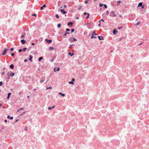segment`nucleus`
Wrapping results in <instances>:
<instances>
[{"mask_svg":"<svg viewBox=\"0 0 149 149\" xmlns=\"http://www.w3.org/2000/svg\"><path fill=\"white\" fill-rule=\"evenodd\" d=\"M87 15V16L86 17V19H88L89 18V17L90 14L89 13H86V12H84L83 13L84 15Z\"/></svg>","mask_w":149,"mask_h":149,"instance_id":"nucleus-5","label":"nucleus"},{"mask_svg":"<svg viewBox=\"0 0 149 149\" xmlns=\"http://www.w3.org/2000/svg\"><path fill=\"white\" fill-rule=\"evenodd\" d=\"M141 21H139L136 24H134V26H137L139 25V24L141 23Z\"/></svg>","mask_w":149,"mask_h":149,"instance_id":"nucleus-29","label":"nucleus"},{"mask_svg":"<svg viewBox=\"0 0 149 149\" xmlns=\"http://www.w3.org/2000/svg\"><path fill=\"white\" fill-rule=\"evenodd\" d=\"M70 33L68 32L65 31V33L63 35V38H64L66 36L67 34H70Z\"/></svg>","mask_w":149,"mask_h":149,"instance_id":"nucleus-11","label":"nucleus"},{"mask_svg":"<svg viewBox=\"0 0 149 149\" xmlns=\"http://www.w3.org/2000/svg\"><path fill=\"white\" fill-rule=\"evenodd\" d=\"M106 12H107V15H108L109 13V11L108 10H107V11Z\"/></svg>","mask_w":149,"mask_h":149,"instance_id":"nucleus-56","label":"nucleus"},{"mask_svg":"<svg viewBox=\"0 0 149 149\" xmlns=\"http://www.w3.org/2000/svg\"><path fill=\"white\" fill-rule=\"evenodd\" d=\"M60 70V67L58 68L55 67L54 69V72H56V71H58Z\"/></svg>","mask_w":149,"mask_h":149,"instance_id":"nucleus-12","label":"nucleus"},{"mask_svg":"<svg viewBox=\"0 0 149 149\" xmlns=\"http://www.w3.org/2000/svg\"><path fill=\"white\" fill-rule=\"evenodd\" d=\"M52 88V86H50L49 87H47L46 88V90H47V89H51Z\"/></svg>","mask_w":149,"mask_h":149,"instance_id":"nucleus-37","label":"nucleus"},{"mask_svg":"<svg viewBox=\"0 0 149 149\" xmlns=\"http://www.w3.org/2000/svg\"><path fill=\"white\" fill-rule=\"evenodd\" d=\"M123 38V37L118 38L116 39V40L118 42L120 41Z\"/></svg>","mask_w":149,"mask_h":149,"instance_id":"nucleus-28","label":"nucleus"},{"mask_svg":"<svg viewBox=\"0 0 149 149\" xmlns=\"http://www.w3.org/2000/svg\"><path fill=\"white\" fill-rule=\"evenodd\" d=\"M27 130H28V129H27V127H25L24 128V130L27 131Z\"/></svg>","mask_w":149,"mask_h":149,"instance_id":"nucleus-53","label":"nucleus"},{"mask_svg":"<svg viewBox=\"0 0 149 149\" xmlns=\"http://www.w3.org/2000/svg\"><path fill=\"white\" fill-rule=\"evenodd\" d=\"M9 49L6 48H5L2 52V54H1V55L4 56L6 54L7 52Z\"/></svg>","mask_w":149,"mask_h":149,"instance_id":"nucleus-3","label":"nucleus"},{"mask_svg":"<svg viewBox=\"0 0 149 149\" xmlns=\"http://www.w3.org/2000/svg\"><path fill=\"white\" fill-rule=\"evenodd\" d=\"M73 24V22H70L68 23L67 25L68 26H69L71 25H72Z\"/></svg>","mask_w":149,"mask_h":149,"instance_id":"nucleus-19","label":"nucleus"},{"mask_svg":"<svg viewBox=\"0 0 149 149\" xmlns=\"http://www.w3.org/2000/svg\"><path fill=\"white\" fill-rule=\"evenodd\" d=\"M45 41L48 43H51L52 41V39H45Z\"/></svg>","mask_w":149,"mask_h":149,"instance_id":"nucleus-6","label":"nucleus"},{"mask_svg":"<svg viewBox=\"0 0 149 149\" xmlns=\"http://www.w3.org/2000/svg\"><path fill=\"white\" fill-rule=\"evenodd\" d=\"M45 77L44 76L42 77L41 79L40 82V83H43L45 81Z\"/></svg>","mask_w":149,"mask_h":149,"instance_id":"nucleus-9","label":"nucleus"},{"mask_svg":"<svg viewBox=\"0 0 149 149\" xmlns=\"http://www.w3.org/2000/svg\"><path fill=\"white\" fill-rule=\"evenodd\" d=\"M84 3H86V4H87V3H88V1H87V0L85 1H84Z\"/></svg>","mask_w":149,"mask_h":149,"instance_id":"nucleus-55","label":"nucleus"},{"mask_svg":"<svg viewBox=\"0 0 149 149\" xmlns=\"http://www.w3.org/2000/svg\"><path fill=\"white\" fill-rule=\"evenodd\" d=\"M117 3L116 5V6L119 5H120L119 3H122V1L119 0V1H117Z\"/></svg>","mask_w":149,"mask_h":149,"instance_id":"nucleus-25","label":"nucleus"},{"mask_svg":"<svg viewBox=\"0 0 149 149\" xmlns=\"http://www.w3.org/2000/svg\"><path fill=\"white\" fill-rule=\"evenodd\" d=\"M63 7H64V8H66L67 6L66 5H64L63 6Z\"/></svg>","mask_w":149,"mask_h":149,"instance_id":"nucleus-62","label":"nucleus"},{"mask_svg":"<svg viewBox=\"0 0 149 149\" xmlns=\"http://www.w3.org/2000/svg\"><path fill=\"white\" fill-rule=\"evenodd\" d=\"M86 25L87 28L89 29H91V28L90 27V25L88 24H86Z\"/></svg>","mask_w":149,"mask_h":149,"instance_id":"nucleus-33","label":"nucleus"},{"mask_svg":"<svg viewBox=\"0 0 149 149\" xmlns=\"http://www.w3.org/2000/svg\"><path fill=\"white\" fill-rule=\"evenodd\" d=\"M17 60H18V58H16L14 60V62L17 61Z\"/></svg>","mask_w":149,"mask_h":149,"instance_id":"nucleus-54","label":"nucleus"},{"mask_svg":"<svg viewBox=\"0 0 149 149\" xmlns=\"http://www.w3.org/2000/svg\"><path fill=\"white\" fill-rule=\"evenodd\" d=\"M141 7L142 9H143L144 7V6L142 5Z\"/></svg>","mask_w":149,"mask_h":149,"instance_id":"nucleus-64","label":"nucleus"},{"mask_svg":"<svg viewBox=\"0 0 149 149\" xmlns=\"http://www.w3.org/2000/svg\"><path fill=\"white\" fill-rule=\"evenodd\" d=\"M14 49V48H13V47H12L10 49V50L11 51V52H13V51Z\"/></svg>","mask_w":149,"mask_h":149,"instance_id":"nucleus-51","label":"nucleus"},{"mask_svg":"<svg viewBox=\"0 0 149 149\" xmlns=\"http://www.w3.org/2000/svg\"><path fill=\"white\" fill-rule=\"evenodd\" d=\"M70 31V29L67 28L66 29L65 31L68 32V31Z\"/></svg>","mask_w":149,"mask_h":149,"instance_id":"nucleus-49","label":"nucleus"},{"mask_svg":"<svg viewBox=\"0 0 149 149\" xmlns=\"http://www.w3.org/2000/svg\"><path fill=\"white\" fill-rule=\"evenodd\" d=\"M73 45H74V44H71V45H70L68 47L70 49H72V48H73V47H72V46Z\"/></svg>","mask_w":149,"mask_h":149,"instance_id":"nucleus-32","label":"nucleus"},{"mask_svg":"<svg viewBox=\"0 0 149 149\" xmlns=\"http://www.w3.org/2000/svg\"><path fill=\"white\" fill-rule=\"evenodd\" d=\"M33 58V56L32 55H29V57L28 58L29 60L31 61V62H32V59Z\"/></svg>","mask_w":149,"mask_h":149,"instance_id":"nucleus-10","label":"nucleus"},{"mask_svg":"<svg viewBox=\"0 0 149 149\" xmlns=\"http://www.w3.org/2000/svg\"><path fill=\"white\" fill-rule=\"evenodd\" d=\"M75 31V30L74 29H71V33H72L73 32Z\"/></svg>","mask_w":149,"mask_h":149,"instance_id":"nucleus-38","label":"nucleus"},{"mask_svg":"<svg viewBox=\"0 0 149 149\" xmlns=\"http://www.w3.org/2000/svg\"><path fill=\"white\" fill-rule=\"evenodd\" d=\"M63 32V31H61L60 32H59L58 33L62 34Z\"/></svg>","mask_w":149,"mask_h":149,"instance_id":"nucleus-50","label":"nucleus"},{"mask_svg":"<svg viewBox=\"0 0 149 149\" xmlns=\"http://www.w3.org/2000/svg\"><path fill=\"white\" fill-rule=\"evenodd\" d=\"M103 6H104V8H105V9H106V8H107V6L106 4H104Z\"/></svg>","mask_w":149,"mask_h":149,"instance_id":"nucleus-39","label":"nucleus"},{"mask_svg":"<svg viewBox=\"0 0 149 149\" xmlns=\"http://www.w3.org/2000/svg\"><path fill=\"white\" fill-rule=\"evenodd\" d=\"M46 7V5L45 4H44L42 5V6H41L40 8V10H43L44 8L45 7Z\"/></svg>","mask_w":149,"mask_h":149,"instance_id":"nucleus-14","label":"nucleus"},{"mask_svg":"<svg viewBox=\"0 0 149 149\" xmlns=\"http://www.w3.org/2000/svg\"><path fill=\"white\" fill-rule=\"evenodd\" d=\"M142 5H143L142 2H140L139 3L137 7L138 8V7H141Z\"/></svg>","mask_w":149,"mask_h":149,"instance_id":"nucleus-21","label":"nucleus"},{"mask_svg":"<svg viewBox=\"0 0 149 149\" xmlns=\"http://www.w3.org/2000/svg\"><path fill=\"white\" fill-rule=\"evenodd\" d=\"M7 118L10 120H12L13 118V116H10V115H8L7 116Z\"/></svg>","mask_w":149,"mask_h":149,"instance_id":"nucleus-17","label":"nucleus"},{"mask_svg":"<svg viewBox=\"0 0 149 149\" xmlns=\"http://www.w3.org/2000/svg\"><path fill=\"white\" fill-rule=\"evenodd\" d=\"M74 54V53H71V52H70L68 53V55L70 56H73Z\"/></svg>","mask_w":149,"mask_h":149,"instance_id":"nucleus-16","label":"nucleus"},{"mask_svg":"<svg viewBox=\"0 0 149 149\" xmlns=\"http://www.w3.org/2000/svg\"><path fill=\"white\" fill-rule=\"evenodd\" d=\"M68 40L71 42L72 43L76 41H77V39L74 38L73 37H71Z\"/></svg>","mask_w":149,"mask_h":149,"instance_id":"nucleus-1","label":"nucleus"},{"mask_svg":"<svg viewBox=\"0 0 149 149\" xmlns=\"http://www.w3.org/2000/svg\"><path fill=\"white\" fill-rule=\"evenodd\" d=\"M58 11H60L64 15L66 14L67 13V12L66 11H65L63 9H61L59 10H58Z\"/></svg>","mask_w":149,"mask_h":149,"instance_id":"nucleus-4","label":"nucleus"},{"mask_svg":"<svg viewBox=\"0 0 149 149\" xmlns=\"http://www.w3.org/2000/svg\"><path fill=\"white\" fill-rule=\"evenodd\" d=\"M98 38L100 40H104V38L102 36H98Z\"/></svg>","mask_w":149,"mask_h":149,"instance_id":"nucleus-13","label":"nucleus"},{"mask_svg":"<svg viewBox=\"0 0 149 149\" xmlns=\"http://www.w3.org/2000/svg\"><path fill=\"white\" fill-rule=\"evenodd\" d=\"M28 61V59H25L24 60V62H26Z\"/></svg>","mask_w":149,"mask_h":149,"instance_id":"nucleus-57","label":"nucleus"},{"mask_svg":"<svg viewBox=\"0 0 149 149\" xmlns=\"http://www.w3.org/2000/svg\"><path fill=\"white\" fill-rule=\"evenodd\" d=\"M5 74V73L4 72H2V73H1V74L2 75H3V74Z\"/></svg>","mask_w":149,"mask_h":149,"instance_id":"nucleus-60","label":"nucleus"},{"mask_svg":"<svg viewBox=\"0 0 149 149\" xmlns=\"http://www.w3.org/2000/svg\"><path fill=\"white\" fill-rule=\"evenodd\" d=\"M27 49V48L26 47H25V48H24L22 50H23V52H25V51H26V50Z\"/></svg>","mask_w":149,"mask_h":149,"instance_id":"nucleus-40","label":"nucleus"},{"mask_svg":"<svg viewBox=\"0 0 149 149\" xmlns=\"http://www.w3.org/2000/svg\"><path fill=\"white\" fill-rule=\"evenodd\" d=\"M10 68L11 69H13L14 68V65L13 64H11L10 66Z\"/></svg>","mask_w":149,"mask_h":149,"instance_id":"nucleus-26","label":"nucleus"},{"mask_svg":"<svg viewBox=\"0 0 149 149\" xmlns=\"http://www.w3.org/2000/svg\"><path fill=\"white\" fill-rule=\"evenodd\" d=\"M43 59V57L42 56H41L39 57L38 59V60L39 61H40L41 60Z\"/></svg>","mask_w":149,"mask_h":149,"instance_id":"nucleus-31","label":"nucleus"},{"mask_svg":"<svg viewBox=\"0 0 149 149\" xmlns=\"http://www.w3.org/2000/svg\"><path fill=\"white\" fill-rule=\"evenodd\" d=\"M55 16H56V17L57 19H58L59 18V16H58V14H56L55 15Z\"/></svg>","mask_w":149,"mask_h":149,"instance_id":"nucleus-44","label":"nucleus"},{"mask_svg":"<svg viewBox=\"0 0 149 149\" xmlns=\"http://www.w3.org/2000/svg\"><path fill=\"white\" fill-rule=\"evenodd\" d=\"M55 58H56V56H55L54 58H52L51 60H50V61L51 62H53L54 61V60Z\"/></svg>","mask_w":149,"mask_h":149,"instance_id":"nucleus-42","label":"nucleus"},{"mask_svg":"<svg viewBox=\"0 0 149 149\" xmlns=\"http://www.w3.org/2000/svg\"><path fill=\"white\" fill-rule=\"evenodd\" d=\"M92 35L96 36L97 35L96 33V31H94L92 33Z\"/></svg>","mask_w":149,"mask_h":149,"instance_id":"nucleus-22","label":"nucleus"},{"mask_svg":"<svg viewBox=\"0 0 149 149\" xmlns=\"http://www.w3.org/2000/svg\"><path fill=\"white\" fill-rule=\"evenodd\" d=\"M123 28L122 26L121 27H119L117 28L118 29V30H120L121 29H122Z\"/></svg>","mask_w":149,"mask_h":149,"instance_id":"nucleus-52","label":"nucleus"},{"mask_svg":"<svg viewBox=\"0 0 149 149\" xmlns=\"http://www.w3.org/2000/svg\"><path fill=\"white\" fill-rule=\"evenodd\" d=\"M18 121V119H16L15 122V123L17 122Z\"/></svg>","mask_w":149,"mask_h":149,"instance_id":"nucleus-61","label":"nucleus"},{"mask_svg":"<svg viewBox=\"0 0 149 149\" xmlns=\"http://www.w3.org/2000/svg\"><path fill=\"white\" fill-rule=\"evenodd\" d=\"M55 107V105H54L53 107H48V109L49 110H50L51 109H52L54 108Z\"/></svg>","mask_w":149,"mask_h":149,"instance_id":"nucleus-23","label":"nucleus"},{"mask_svg":"<svg viewBox=\"0 0 149 149\" xmlns=\"http://www.w3.org/2000/svg\"><path fill=\"white\" fill-rule=\"evenodd\" d=\"M100 21H102L103 22H104V20L102 19H100L99 21V22H100Z\"/></svg>","mask_w":149,"mask_h":149,"instance_id":"nucleus-48","label":"nucleus"},{"mask_svg":"<svg viewBox=\"0 0 149 149\" xmlns=\"http://www.w3.org/2000/svg\"><path fill=\"white\" fill-rule=\"evenodd\" d=\"M11 93H9L8 94V96L6 99L7 100H9L10 98V96L11 95Z\"/></svg>","mask_w":149,"mask_h":149,"instance_id":"nucleus-15","label":"nucleus"},{"mask_svg":"<svg viewBox=\"0 0 149 149\" xmlns=\"http://www.w3.org/2000/svg\"><path fill=\"white\" fill-rule=\"evenodd\" d=\"M10 76H9H9H8V77L6 78L7 79V80L6 81H7V82H8V81L9 80V79H10Z\"/></svg>","mask_w":149,"mask_h":149,"instance_id":"nucleus-41","label":"nucleus"},{"mask_svg":"<svg viewBox=\"0 0 149 149\" xmlns=\"http://www.w3.org/2000/svg\"><path fill=\"white\" fill-rule=\"evenodd\" d=\"M118 32V31L116 29H114L113 30L112 33L114 35L116 34Z\"/></svg>","mask_w":149,"mask_h":149,"instance_id":"nucleus-8","label":"nucleus"},{"mask_svg":"<svg viewBox=\"0 0 149 149\" xmlns=\"http://www.w3.org/2000/svg\"><path fill=\"white\" fill-rule=\"evenodd\" d=\"M21 42L22 44H24L26 43V40L24 39H22L21 40Z\"/></svg>","mask_w":149,"mask_h":149,"instance_id":"nucleus-18","label":"nucleus"},{"mask_svg":"<svg viewBox=\"0 0 149 149\" xmlns=\"http://www.w3.org/2000/svg\"><path fill=\"white\" fill-rule=\"evenodd\" d=\"M3 84V82L2 81H1L0 82V86H2Z\"/></svg>","mask_w":149,"mask_h":149,"instance_id":"nucleus-47","label":"nucleus"},{"mask_svg":"<svg viewBox=\"0 0 149 149\" xmlns=\"http://www.w3.org/2000/svg\"><path fill=\"white\" fill-rule=\"evenodd\" d=\"M83 6H80V5H79V7H78V10H80L81 9H82V7H83Z\"/></svg>","mask_w":149,"mask_h":149,"instance_id":"nucleus-30","label":"nucleus"},{"mask_svg":"<svg viewBox=\"0 0 149 149\" xmlns=\"http://www.w3.org/2000/svg\"><path fill=\"white\" fill-rule=\"evenodd\" d=\"M14 55V54L13 53H11V56H13Z\"/></svg>","mask_w":149,"mask_h":149,"instance_id":"nucleus-59","label":"nucleus"},{"mask_svg":"<svg viewBox=\"0 0 149 149\" xmlns=\"http://www.w3.org/2000/svg\"><path fill=\"white\" fill-rule=\"evenodd\" d=\"M32 16H35V17H37V15L36 13L33 14L32 15Z\"/></svg>","mask_w":149,"mask_h":149,"instance_id":"nucleus-45","label":"nucleus"},{"mask_svg":"<svg viewBox=\"0 0 149 149\" xmlns=\"http://www.w3.org/2000/svg\"><path fill=\"white\" fill-rule=\"evenodd\" d=\"M59 94L61 95L62 97H64L65 96V95L64 93H63L61 92H60L59 93Z\"/></svg>","mask_w":149,"mask_h":149,"instance_id":"nucleus-20","label":"nucleus"},{"mask_svg":"<svg viewBox=\"0 0 149 149\" xmlns=\"http://www.w3.org/2000/svg\"><path fill=\"white\" fill-rule=\"evenodd\" d=\"M114 12V11H111L109 14V16L112 17H116L117 15Z\"/></svg>","mask_w":149,"mask_h":149,"instance_id":"nucleus-2","label":"nucleus"},{"mask_svg":"<svg viewBox=\"0 0 149 149\" xmlns=\"http://www.w3.org/2000/svg\"><path fill=\"white\" fill-rule=\"evenodd\" d=\"M22 49H19L18 51L19 52H21L22 51Z\"/></svg>","mask_w":149,"mask_h":149,"instance_id":"nucleus-58","label":"nucleus"},{"mask_svg":"<svg viewBox=\"0 0 149 149\" xmlns=\"http://www.w3.org/2000/svg\"><path fill=\"white\" fill-rule=\"evenodd\" d=\"M93 36V35H92L91 36V39H95V38H97V37L96 36Z\"/></svg>","mask_w":149,"mask_h":149,"instance_id":"nucleus-34","label":"nucleus"},{"mask_svg":"<svg viewBox=\"0 0 149 149\" xmlns=\"http://www.w3.org/2000/svg\"><path fill=\"white\" fill-rule=\"evenodd\" d=\"M104 5V4H102L101 3H100L99 4V6L100 7H102Z\"/></svg>","mask_w":149,"mask_h":149,"instance_id":"nucleus-43","label":"nucleus"},{"mask_svg":"<svg viewBox=\"0 0 149 149\" xmlns=\"http://www.w3.org/2000/svg\"><path fill=\"white\" fill-rule=\"evenodd\" d=\"M54 47H49V49L51 50H52L54 49Z\"/></svg>","mask_w":149,"mask_h":149,"instance_id":"nucleus-35","label":"nucleus"},{"mask_svg":"<svg viewBox=\"0 0 149 149\" xmlns=\"http://www.w3.org/2000/svg\"><path fill=\"white\" fill-rule=\"evenodd\" d=\"M4 128V126L2 125H0V131Z\"/></svg>","mask_w":149,"mask_h":149,"instance_id":"nucleus-27","label":"nucleus"},{"mask_svg":"<svg viewBox=\"0 0 149 149\" xmlns=\"http://www.w3.org/2000/svg\"><path fill=\"white\" fill-rule=\"evenodd\" d=\"M24 37H25V36L24 35H21V38H24Z\"/></svg>","mask_w":149,"mask_h":149,"instance_id":"nucleus-46","label":"nucleus"},{"mask_svg":"<svg viewBox=\"0 0 149 149\" xmlns=\"http://www.w3.org/2000/svg\"><path fill=\"white\" fill-rule=\"evenodd\" d=\"M61 25L60 24H58L57 25V26L58 28H60L61 27Z\"/></svg>","mask_w":149,"mask_h":149,"instance_id":"nucleus-36","label":"nucleus"},{"mask_svg":"<svg viewBox=\"0 0 149 149\" xmlns=\"http://www.w3.org/2000/svg\"><path fill=\"white\" fill-rule=\"evenodd\" d=\"M100 22V24H99L98 25V26H99V27H100L101 26V22Z\"/></svg>","mask_w":149,"mask_h":149,"instance_id":"nucleus-63","label":"nucleus"},{"mask_svg":"<svg viewBox=\"0 0 149 149\" xmlns=\"http://www.w3.org/2000/svg\"><path fill=\"white\" fill-rule=\"evenodd\" d=\"M74 78H73L72 79L71 81L69 82V84H71L72 85H73L74 84Z\"/></svg>","mask_w":149,"mask_h":149,"instance_id":"nucleus-7","label":"nucleus"},{"mask_svg":"<svg viewBox=\"0 0 149 149\" xmlns=\"http://www.w3.org/2000/svg\"><path fill=\"white\" fill-rule=\"evenodd\" d=\"M15 73L14 72H12L9 75V76L12 77H13L15 75Z\"/></svg>","mask_w":149,"mask_h":149,"instance_id":"nucleus-24","label":"nucleus"}]
</instances>
